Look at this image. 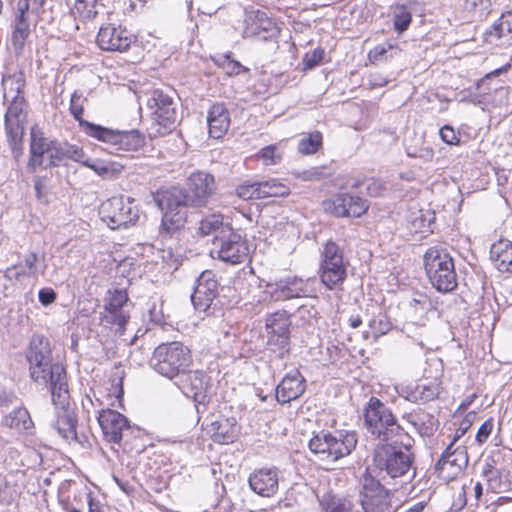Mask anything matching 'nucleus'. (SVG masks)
Masks as SVG:
<instances>
[{
	"label": "nucleus",
	"mask_w": 512,
	"mask_h": 512,
	"mask_svg": "<svg viewBox=\"0 0 512 512\" xmlns=\"http://www.w3.org/2000/svg\"><path fill=\"white\" fill-rule=\"evenodd\" d=\"M45 154L48 156V167H57L66 160L81 162L85 156L84 150L77 145L60 143L57 140L47 141L44 132L34 125L30 129L27 161L29 172L35 173L43 166Z\"/></svg>",
	"instance_id": "nucleus-1"
},
{
	"label": "nucleus",
	"mask_w": 512,
	"mask_h": 512,
	"mask_svg": "<svg viewBox=\"0 0 512 512\" xmlns=\"http://www.w3.org/2000/svg\"><path fill=\"white\" fill-rule=\"evenodd\" d=\"M364 425L376 439L407 446L408 433L398 423L393 412L377 397H370L363 409Z\"/></svg>",
	"instance_id": "nucleus-2"
},
{
	"label": "nucleus",
	"mask_w": 512,
	"mask_h": 512,
	"mask_svg": "<svg viewBox=\"0 0 512 512\" xmlns=\"http://www.w3.org/2000/svg\"><path fill=\"white\" fill-rule=\"evenodd\" d=\"M152 198L162 211L159 234L171 237L179 233L188 218V203L184 191L177 187L160 188L152 193Z\"/></svg>",
	"instance_id": "nucleus-3"
},
{
	"label": "nucleus",
	"mask_w": 512,
	"mask_h": 512,
	"mask_svg": "<svg viewBox=\"0 0 512 512\" xmlns=\"http://www.w3.org/2000/svg\"><path fill=\"white\" fill-rule=\"evenodd\" d=\"M30 379L37 384H47L56 378V372L63 374L66 369L53 362L50 341L44 335H33L25 351Z\"/></svg>",
	"instance_id": "nucleus-4"
},
{
	"label": "nucleus",
	"mask_w": 512,
	"mask_h": 512,
	"mask_svg": "<svg viewBox=\"0 0 512 512\" xmlns=\"http://www.w3.org/2000/svg\"><path fill=\"white\" fill-rule=\"evenodd\" d=\"M424 269L432 286L442 293L457 287V274L450 253L438 246L429 247L424 256Z\"/></svg>",
	"instance_id": "nucleus-5"
},
{
	"label": "nucleus",
	"mask_w": 512,
	"mask_h": 512,
	"mask_svg": "<svg viewBox=\"0 0 512 512\" xmlns=\"http://www.w3.org/2000/svg\"><path fill=\"white\" fill-rule=\"evenodd\" d=\"M153 367L161 375L172 379L185 372L192 364L191 350L180 341L159 344L152 356Z\"/></svg>",
	"instance_id": "nucleus-6"
},
{
	"label": "nucleus",
	"mask_w": 512,
	"mask_h": 512,
	"mask_svg": "<svg viewBox=\"0 0 512 512\" xmlns=\"http://www.w3.org/2000/svg\"><path fill=\"white\" fill-rule=\"evenodd\" d=\"M150 112V135L164 136L171 133L177 123V109L171 95L161 89H153L147 99Z\"/></svg>",
	"instance_id": "nucleus-7"
},
{
	"label": "nucleus",
	"mask_w": 512,
	"mask_h": 512,
	"mask_svg": "<svg viewBox=\"0 0 512 512\" xmlns=\"http://www.w3.org/2000/svg\"><path fill=\"white\" fill-rule=\"evenodd\" d=\"M281 27L266 9L249 7L244 11L242 37L263 42H278Z\"/></svg>",
	"instance_id": "nucleus-8"
},
{
	"label": "nucleus",
	"mask_w": 512,
	"mask_h": 512,
	"mask_svg": "<svg viewBox=\"0 0 512 512\" xmlns=\"http://www.w3.org/2000/svg\"><path fill=\"white\" fill-rule=\"evenodd\" d=\"M357 442V434L354 431L340 433L338 436L320 432L310 439L308 446L312 453L337 461L350 455L356 448Z\"/></svg>",
	"instance_id": "nucleus-9"
},
{
	"label": "nucleus",
	"mask_w": 512,
	"mask_h": 512,
	"mask_svg": "<svg viewBox=\"0 0 512 512\" xmlns=\"http://www.w3.org/2000/svg\"><path fill=\"white\" fill-rule=\"evenodd\" d=\"M319 277L328 290L341 288L347 278V263L344 262L343 253L334 241H327L321 252Z\"/></svg>",
	"instance_id": "nucleus-10"
},
{
	"label": "nucleus",
	"mask_w": 512,
	"mask_h": 512,
	"mask_svg": "<svg viewBox=\"0 0 512 512\" xmlns=\"http://www.w3.org/2000/svg\"><path fill=\"white\" fill-rule=\"evenodd\" d=\"M91 138H94L116 152H136L145 144V136L137 129L116 130L107 127L91 126Z\"/></svg>",
	"instance_id": "nucleus-11"
},
{
	"label": "nucleus",
	"mask_w": 512,
	"mask_h": 512,
	"mask_svg": "<svg viewBox=\"0 0 512 512\" xmlns=\"http://www.w3.org/2000/svg\"><path fill=\"white\" fill-rule=\"evenodd\" d=\"M409 445V443H406ZM397 444L388 442L379 445L374 454V461L380 469H384L392 478L405 475L413 462V456L408 449H398ZM407 448L408 446H404Z\"/></svg>",
	"instance_id": "nucleus-12"
},
{
	"label": "nucleus",
	"mask_w": 512,
	"mask_h": 512,
	"mask_svg": "<svg viewBox=\"0 0 512 512\" xmlns=\"http://www.w3.org/2000/svg\"><path fill=\"white\" fill-rule=\"evenodd\" d=\"M136 36L124 25L114 22L101 24L96 35L97 46L106 52H127L136 42Z\"/></svg>",
	"instance_id": "nucleus-13"
},
{
	"label": "nucleus",
	"mask_w": 512,
	"mask_h": 512,
	"mask_svg": "<svg viewBox=\"0 0 512 512\" xmlns=\"http://www.w3.org/2000/svg\"><path fill=\"white\" fill-rule=\"evenodd\" d=\"M99 213L111 229L127 228L138 219L137 212L122 195L113 196L102 202Z\"/></svg>",
	"instance_id": "nucleus-14"
},
{
	"label": "nucleus",
	"mask_w": 512,
	"mask_h": 512,
	"mask_svg": "<svg viewBox=\"0 0 512 512\" xmlns=\"http://www.w3.org/2000/svg\"><path fill=\"white\" fill-rule=\"evenodd\" d=\"M360 502L364 512L395 511L390 491L371 476L364 479Z\"/></svg>",
	"instance_id": "nucleus-15"
},
{
	"label": "nucleus",
	"mask_w": 512,
	"mask_h": 512,
	"mask_svg": "<svg viewBox=\"0 0 512 512\" xmlns=\"http://www.w3.org/2000/svg\"><path fill=\"white\" fill-rule=\"evenodd\" d=\"M216 190L217 184L214 175L198 170L188 176L184 194L187 203L196 207H203L207 205Z\"/></svg>",
	"instance_id": "nucleus-16"
},
{
	"label": "nucleus",
	"mask_w": 512,
	"mask_h": 512,
	"mask_svg": "<svg viewBox=\"0 0 512 512\" xmlns=\"http://www.w3.org/2000/svg\"><path fill=\"white\" fill-rule=\"evenodd\" d=\"M468 464V453L465 445L454 446L449 443L435 466L438 477L449 482L455 480Z\"/></svg>",
	"instance_id": "nucleus-17"
},
{
	"label": "nucleus",
	"mask_w": 512,
	"mask_h": 512,
	"mask_svg": "<svg viewBox=\"0 0 512 512\" xmlns=\"http://www.w3.org/2000/svg\"><path fill=\"white\" fill-rule=\"evenodd\" d=\"M326 212L336 217L358 218L366 214L369 209L367 200L350 193H338L323 202Z\"/></svg>",
	"instance_id": "nucleus-18"
},
{
	"label": "nucleus",
	"mask_w": 512,
	"mask_h": 512,
	"mask_svg": "<svg viewBox=\"0 0 512 512\" xmlns=\"http://www.w3.org/2000/svg\"><path fill=\"white\" fill-rule=\"evenodd\" d=\"M217 254L221 261L232 265H239L251 259L248 240L233 230L220 238Z\"/></svg>",
	"instance_id": "nucleus-19"
},
{
	"label": "nucleus",
	"mask_w": 512,
	"mask_h": 512,
	"mask_svg": "<svg viewBox=\"0 0 512 512\" xmlns=\"http://www.w3.org/2000/svg\"><path fill=\"white\" fill-rule=\"evenodd\" d=\"M128 300L129 297L126 290L114 289L108 292L104 305L105 314L103 320L112 326H116V331L120 335L125 333L126 326L130 320L129 313L124 310Z\"/></svg>",
	"instance_id": "nucleus-20"
},
{
	"label": "nucleus",
	"mask_w": 512,
	"mask_h": 512,
	"mask_svg": "<svg viewBox=\"0 0 512 512\" xmlns=\"http://www.w3.org/2000/svg\"><path fill=\"white\" fill-rule=\"evenodd\" d=\"M218 295V281L211 270L203 271L191 295L195 309L206 312Z\"/></svg>",
	"instance_id": "nucleus-21"
},
{
	"label": "nucleus",
	"mask_w": 512,
	"mask_h": 512,
	"mask_svg": "<svg viewBox=\"0 0 512 512\" xmlns=\"http://www.w3.org/2000/svg\"><path fill=\"white\" fill-rule=\"evenodd\" d=\"M253 492L262 497H273L279 488V475L275 468L255 469L248 477Z\"/></svg>",
	"instance_id": "nucleus-22"
},
{
	"label": "nucleus",
	"mask_w": 512,
	"mask_h": 512,
	"mask_svg": "<svg viewBox=\"0 0 512 512\" xmlns=\"http://www.w3.org/2000/svg\"><path fill=\"white\" fill-rule=\"evenodd\" d=\"M97 420L105 438L113 443H120L123 431L130 428L127 418L112 409L102 410Z\"/></svg>",
	"instance_id": "nucleus-23"
},
{
	"label": "nucleus",
	"mask_w": 512,
	"mask_h": 512,
	"mask_svg": "<svg viewBox=\"0 0 512 512\" xmlns=\"http://www.w3.org/2000/svg\"><path fill=\"white\" fill-rule=\"evenodd\" d=\"M305 383V378L298 370L286 374L276 387L277 401L285 404L298 399L305 392Z\"/></svg>",
	"instance_id": "nucleus-24"
},
{
	"label": "nucleus",
	"mask_w": 512,
	"mask_h": 512,
	"mask_svg": "<svg viewBox=\"0 0 512 512\" xmlns=\"http://www.w3.org/2000/svg\"><path fill=\"white\" fill-rule=\"evenodd\" d=\"M211 439L218 444L234 443L239 434L240 426L234 417L220 416L209 425Z\"/></svg>",
	"instance_id": "nucleus-25"
},
{
	"label": "nucleus",
	"mask_w": 512,
	"mask_h": 512,
	"mask_svg": "<svg viewBox=\"0 0 512 512\" xmlns=\"http://www.w3.org/2000/svg\"><path fill=\"white\" fill-rule=\"evenodd\" d=\"M208 133L211 138L221 139L231 124L230 112L224 103H214L207 112Z\"/></svg>",
	"instance_id": "nucleus-26"
},
{
	"label": "nucleus",
	"mask_w": 512,
	"mask_h": 512,
	"mask_svg": "<svg viewBox=\"0 0 512 512\" xmlns=\"http://www.w3.org/2000/svg\"><path fill=\"white\" fill-rule=\"evenodd\" d=\"M1 425L18 434L30 435L35 429L34 421L29 410L25 406L14 408L8 414L4 415Z\"/></svg>",
	"instance_id": "nucleus-27"
},
{
	"label": "nucleus",
	"mask_w": 512,
	"mask_h": 512,
	"mask_svg": "<svg viewBox=\"0 0 512 512\" xmlns=\"http://www.w3.org/2000/svg\"><path fill=\"white\" fill-rule=\"evenodd\" d=\"M55 374L56 378L49 382L54 409L67 410L75 408V403L72 401L68 389L67 372L65 371L61 375L58 372Z\"/></svg>",
	"instance_id": "nucleus-28"
},
{
	"label": "nucleus",
	"mask_w": 512,
	"mask_h": 512,
	"mask_svg": "<svg viewBox=\"0 0 512 512\" xmlns=\"http://www.w3.org/2000/svg\"><path fill=\"white\" fill-rule=\"evenodd\" d=\"M77 424L75 408L55 410L53 427L63 439L70 441L77 438Z\"/></svg>",
	"instance_id": "nucleus-29"
},
{
	"label": "nucleus",
	"mask_w": 512,
	"mask_h": 512,
	"mask_svg": "<svg viewBox=\"0 0 512 512\" xmlns=\"http://www.w3.org/2000/svg\"><path fill=\"white\" fill-rule=\"evenodd\" d=\"M491 260L498 271L512 274V242L500 239L491 246Z\"/></svg>",
	"instance_id": "nucleus-30"
},
{
	"label": "nucleus",
	"mask_w": 512,
	"mask_h": 512,
	"mask_svg": "<svg viewBox=\"0 0 512 512\" xmlns=\"http://www.w3.org/2000/svg\"><path fill=\"white\" fill-rule=\"evenodd\" d=\"M182 388L195 401L202 402L206 398L208 377L202 371H190L182 380Z\"/></svg>",
	"instance_id": "nucleus-31"
},
{
	"label": "nucleus",
	"mask_w": 512,
	"mask_h": 512,
	"mask_svg": "<svg viewBox=\"0 0 512 512\" xmlns=\"http://www.w3.org/2000/svg\"><path fill=\"white\" fill-rule=\"evenodd\" d=\"M74 500L81 503L75 506L73 502L66 501L64 504L66 512H82L85 504L88 506V512H102V503L98 495L88 487L74 492Z\"/></svg>",
	"instance_id": "nucleus-32"
},
{
	"label": "nucleus",
	"mask_w": 512,
	"mask_h": 512,
	"mask_svg": "<svg viewBox=\"0 0 512 512\" xmlns=\"http://www.w3.org/2000/svg\"><path fill=\"white\" fill-rule=\"evenodd\" d=\"M25 122L4 121L7 142L13 158L19 161L24 153Z\"/></svg>",
	"instance_id": "nucleus-33"
},
{
	"label": "nucleus",
	"mask_w": 512,
	"mask_h": 512,
	"mask_svg": "<svg viewBox=\"0 0 512 512\" xmlns=\"http://www.w3.org/2000/svg\"><path fill=\"white\" fill-rule=\"evenodd\" d=\"M83 165L94 171L98 176L105 180L117 179L125 170L124 164L113 160H86L83 161Z\"/></svg>",
	"instance_id": "nucleus-34"
},
{
	"label": "nucleus",
	"mask_w": 512,
	"mask_h": 512,
	"mask_svg": "<svg viewBox=\"0 0 512 512\" xmlns=\"http://www.w3.org/2000/svg\"><path fill=\"white\" fill-rule=\"evenodd\" d=\"M25 76L23 71L7 74L2 77L3 97L5 101L24 97Z\"/></svg>",
	"instance_id": "nucleus-35"
},
{
	"label": "nucleus",
	"mask_w": 512,
	"mask_h": 512,
	"mask_svg": "<svg viewBox=\"0 0 512 512\" xmlns=\"http://www.w3.org/2000/svg\"><path fill=\"white\" fill-rule=\"evenodd\" d=\"M87 99L79 91H74L70 97L69 111L73 118L79 123V126L85 134L91 137V126H98L97 124L88 122L83 119L85 111V103Z\"/></svg>",
	"instance_id": "nucleus-36"
},
{
	"label": "nucleus",
	"mask_w": 512,
	"mask_h": 512,
	"mask_svg": "<svg viewBox=\"0 0 512 512\" xmlns=\"http://www.w3.org/2000/svg\"><path fill=\"white\" fill-rule=\"evenodd\" d=\"M30 33L29 20L14 19L11 31V44L17 55L22 54Z\"/></svg>",
	"instance_id": "nucleus-37"
},
{
	"label": "nucleus",
	"mask_w": 512,
	"mask_h": 512,
	"mask_svg": "<svg viewBox=\"0 0 512 512\" xmlns=\"http://www.w3.org/2000/svg\"><path fill=\"white\" fill-rule=\"evenodd\" d=\"M291 320L286 311H277L270 314L266 319V329L269 335L290 334Z\"/></svg>",
	"instance_id": "nucleus-38"
},
{
	"label": "nucleus",
	"mask_w": 512,
	"mask_h": 512,
	"mask_svg": "<svg viewBox=\"0 0 512 512\" xmlns=\"http://www.w3.org/2000/svg\"><path fill=\"white\" fill-rule=\"evenodd\" d=\"M323 148V134L315 130L303 135L297 145L301 155L308 156L318 153Z\"/></svg>",
	"instance_id": "nucleus-39"
},
{
	"label": "nucleus",
	"mask_w": 512,
	"mask_h": 512,
	"mask_svg": "<svg viewBox=\"0 0 512 512\" xmlns=\"http://www.w3.org/2000/svg\"><path fill=\"white\" fill-rule=\"evenodd\" d=\"M291 193L289 185L281 179L269 178L261 181V196L262 199L266 198H279L287 197Z\"/></svg>",
	"instance_id": "nucleus-40"
},
{
	"label": "nucleus",
	"mask_w": 512,
	"mask_h": 512,
	"mask_svg": "<svg viewBox=\"0 0 512 512\" xmlns=\"http://www.w3.org/2000/svg\"><path fill=\"white\" fill-rule=\"evenodd\" d=\"M24 262H25V266L28 268L29 272H26V271L20 269L21 268L20 264H15V265H12V266L6 268V270L3 273L4 277L9 281H13V280H19L22 277L30 276L31 274H34V271L36 269V264L38 262L37 253H35V252L29 253L25 257Z\"/></svg>",
	"instance_id": "nucleus-41"
},
{
	"label": "nucleus",
	"mask_w": 512,
	"mask_h": 512,
	"mask_svg": "<svg viewBox=\"0 0 512 512\" xmlns=\"http://www.w3.org/2000/svg\"><path fill=\"white\" fill-rule=\"evenodd\" d=\"M284 150L281 143H274L262 147L255 155L256 159L265 166H274L281 163Z\"/></svg>",
	"instance_id": "nucleus-42"
},
{
	"label": "nucleus",
	"mask_w": 512,
	"mask_h": 512,
	"mask_svg": "<svg viewBox=\"0 0 512 512\" xmlns=\"http://www.w3.org/2000/svg\"><path fill=\"white\" fill-rule=\"evenodd\" d=\"M393 11V26L396 32L403 33L412 22V13L406 4L396 3L391 6Z\"/></svg>",
	"instance_id": "nucleus-43"
},
{
	"label": "nucleus",
	"mask_w": 512,
	"mask_h": 512,
	"mask_svg": "<svg viewBox=\"0 0 512 512\" xmlns=\"http://www.w3.org/2000/svg\"><path fill=\"white\" fill-rule=\"evenodd\" d=\"M224 226V218L221 214H210L200 220L197 234L201 237H207L215 234Z\"/></svg>",
	"instance_id": "nucleus-44"
},
{
	"label": "nucleus",
	"mask_w": 512,
	"mask_h": 512,
	"mask_svg": "<svg viewBox=\"0 0 512 512\" xmlns=\"http://www.w3.org/2000/svg\"><path fill=\"white\" fill-rule=\"evenodd\" d=\"M97 0H75L71 13L81 21L94 19L98 12L96 10Z\"/></svg>",
	"instance_id": "nucleus-45"
},
{
	"label": "nucleus",
	"mask_w": 512,
	"mask_h": 512,
	"mask_svg": "<svg viewBox=\"0 0 512 512\" xmlns=\"http://www.w3.org/2000/svg\"><path fill=\"white\" fill-rule=\"evenodd\" d=\"M322 512H352L353 504L346 498L327 494L320 502Z\"/></svg>",
	"instance_id": "nucleus-46"
},
{
	"label": "nucleus",
	"mask_w": 512,
	"mask_h": 512,
	"mask_svg": "<svg viewBox=\"0 0 512 512\" xmlns=\"http://www.w3.org/2000/svg\"><path fill=\"white\" fill-rule=\"evenodd\" d=\"M235 194L244 201L261 200V181H244L236 186Z\"/></svg>",
	"instance_id": "nucleus-47"
},
{
	"label": "nucleus",
	"mask_w": 512,
	"mask_h": 512,
	"mask_svg": "<svg viewBox=\"0 0 512 512\" xmlns=\"http://www.w3.org/2000/svg\"><path fill=\"white\" fill-rule=\"evenodd\" d=\"M388 51H394V54L396 55L400 53L402 49L398 44H378L368 51L367 60L371 65H377L381 61L388 59Z\"/></svg>",
	"instance_id": "nucleus-48"
},
{
	"label": "nucleus",
	"mask_w": 512,
	"mask_h": 512,
	"mask_svg": "<svg viewBox=\"0 0 512 512\" xmlns=\"http://www.w3.org/2000/svg\"><path fill=\"white\" fill-rule=\"evenodd\" d=\"M290 334L288 335H269L268 349L280 358H284L290 353Z\"/></svg>",
	"instance_id": "nucleus-49"
},
{
	"label": "nucleus",
	"mask_w": 512,
	"mask_h": 512,
	"mask_svg": "<svg viewBox=\"0 0 512 512\" xmlns=\"http://www.w3.org/2000/svg\"><path fill=\"white\" fill-rule=\"evenodd\" d=\"M491 0H464V11L472 18H482L491 12Z\"/></svg>",
	"instance_id": "nucleus-50"
},
{
	"label": "nucleus",
	"mask_w": 512,
	"mask_h": 512,
	"mask_svg": "<svg viewBox=\"0 0 512 512\" xmlns=\"http://www.w3.org/2000/svg\"><path fill=\"white\" fill-rule=\"evenodd\" d=\"M391 329L390 322L383 315L375 316L369 322V330L366 332V338L373 340L379 339L381 336L387 334Z\"/></svg>",
	"instance_id": "nucleus-51"
},
{
	"label": "nucleus",
	"mask_w": 512,
	"mask_h": 512,
	"mask_svg": "<svg viewBox=\"0 0 512 512\" xmlns=\"http://www.w3.org/2000/svg\"><path fill=\"white\" fill-rule=\"evenodd\" d=\"M4 121L25 122L24 107L26 104L24 97L9 99Z\"/></svg>",
	"instance_id": "nucleus-52"
},
{
	"label": "nucleus",
	"mask_w": 512,
	"mask_h": 512,
	"mask_svg": "<svg viewBox=\"0 0 512 512\" xmlns=\"http://www.w3.org/2000/svg\"><path fill=\"white\" fill-rule=\"evenodd\" d=\"M492 28L498 38L512 39V10L503 12Z\"/></svg>",
	"instance_id": "nucleus-53"
},
{
	"label": "nucleus",
	"mask_w": 512,
	"mask_h": 512,
	"mask_svg": "<svg viewBox=\"0 0 512 512\" xmlns=\"http://www.w3.org/2000/svg\"><path fill=\"white\" fill-rule=\"evenodd\" d=\"M125 373L123 370L116 369L110 376L108 388L109 396L115 397L118 401H121L124 396L123 381Z\"/></svg>",
	"instance_id": "nucleus-54"
},
{
	"label": "nucleus",
	"mask_w": 512,
	"mask_h": 512,
	"mask_svg": "<svg viewBox=\"0 0 512 512\" xmlns=\"http://www.w3.org/2000/svg\"><path fill=\"white\" fill-rule=\"evenodd\" d=\"M218 65L229 75L237 76L240 74L249 73L250 69L242 65L239 61L230 57V55L223 56Z\"/></svg>",
	"instance_id": "nucleus-55"
},
{
	"label": "nucleus",
	"mask_w": 512,
	"mask_h": 512,
	"mask_svg": "<svg viewBox=\"0 0 512 512\" xmlns=\"http://www.w3.org/2000/svg\"><path fill=\"white\" fill-rule=\"evenodd\" d=\"M325 56V49L323 47H316L312 52L306 53L302 58V68L303 72L314 69L319 66Z\"/></svg>",
	"instance_id": "nucleus-56"
},
{
	"label": "nucleus",
	"mask_w": 512,
	"mask_h": 512,
	"mask_svg": "<svg viewBox=\"0 0 512 512\" xmlns=\"http://www.w3.org/2000/svg\"><path fill=\"white\" fill-rule=\"evenodd\" d=\"M386 190H387V187H386V183L384 180H382L380 178H374V177L368 179L367 185H366V193L370 197H374V198L382 197L385 194Z\"/></svg>",
	"instance_id": "nucleus-57"
},
{
	"label": "nucleus",
	"mask_w": 512,
	"mask_h": 512,
	"mask_svg": "<svg viewBox=\"0 0 512 512\" xmlns=\"http://www.w3.org/2000/svg\"><path fill=\"white\" fill-rule=\"evenodd\" d=\"M34 188L36 193V198L41 203H48L47 195H48V178L46 176H37L34 179Z\"/></svg>",
	"instance_id": "nucleus-58"
},
{
	"label": "nucleus",
	"mask_w": 512,
	"mask_h": 512,
	"mask_svg": "<svg viewBox=\"0 0 512 512\" xmlns=\"http://www.w3.org/2000/svg\"><path fill=\"white\" fill-rule=\"evenodd\" d=\"M439 133L442 141L446 144L453 146L460 144V135L452 126L444 125Z\"/></svg>",
	"instance_id": "nucleus-59"
},
{
	"label": "nucleus",
	"mask_w": 512,
	"mask_h": 512,
	"mask_svg": "<svg viewBox=\"0 0 512 512\" xmlns=\"http://www.w3.org/2000/svg\"><path fill=\"white\" fill-rule=\"evenodd\" d=\"M493 427V418H489L481 424L475 436V440L478 443V445H482L487 441L493 430Z\"/></svg>",
	"instance_id": "nucleus-60"
},
{
	"label": "nucleus",
	"mask_w": 512,
	"mask_h": 512,
	"mask_svg": "<svg viewBox=\"0 0 512 512\" xmlns=\"http://www.w3.org/2000/svg\"><path fill=\"white\" fill-rule=\"evenodd\" d=\"M389 83V79L381 73H370L368 76V85L371 89L381 88Z\"/></svg>",
	"instance_id": "nucleus-61"
},
{
	"label": "nucleus",
	"mask_w": 512,
	"mask_h": 512,
	"mask_svg": "<svg viewBox=\"0 0 512 512\" xmlns=\"http://www.w3.org/2000/svg\"><path fill=\"white\" fill-rule=\"evenodd\" d=\"M38 298L43 306H48L56 300L57 294L52 288H43L39 291Z\"/></svg>",
	"instance_id": "nucleus-62"
},
{
	"label": "nucleus",
	"mask_w": 512,
	"mask_h": 512,
	"mask_svg": "<svg viewBox=\"0 0 512 512\" xmlns=\"http://www.w3.org/2000/svg\"><path fill=\"white\" fill-rule=\"evenodd\" d=\"M16 399V395L13 390L0 387V407H8Z\"/></svg>",
	"instance_id": "nucleus-63"
},
{
	"label": "nucleus",
	"mask_w": 512,
	"mask_h": 512,
	"mask_svg": "<svg viewBox=\"0 0 512 512\" xmlns=\"http://www.w3.org/2000/svg\"><path fill=\"white\" fill-rule=\"evenodd\" d=\"M29 9L30 0H19L17 3V10L14 19L29 20L27 15Z\"/></svg>",
	"instance_id": "nucleus-64"
}]
</instances>
